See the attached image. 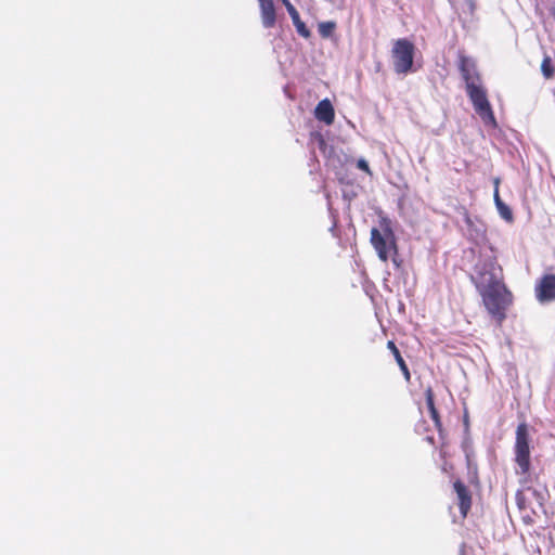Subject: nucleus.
<instances>
[{
    "mask_svg": "<svg viewBox=\"0 0 555 555\" xmlns=\"http://www.w3.org/2000/svg\"><path fill=\"white\" fill-rule=\"evenodd\" d=\"M478 276L483 288L480 296L488 313L499 325L506 319V311L512 306L514 296L503 282V270L494 260L486 262Z\"/></svg>",
    "mask_w": 555,
    "mask_h": 555,
    "instance_id": "1",
    "label": "nucleus"
},
{
    "mask_svg": "<svg viewBox=\"0 0 555 555\" xmlns=\"http://www.w3.org/2000/svg\"><path fill=\"white\" fill-rule=\"evenodd\" d=\"M459 69L465 81L466 92L473 103L475 112L485 124L495 125V117L491 104L488 101L487 92L480 85V75L477 72L475 61L464 54H460Z\"/></svg>",
    "mask_w": 555,
    "mask_h": 555,
    "instance_id": "2",
    "label": "nucleus"
},
{
    "mask_svg": "<svg viewBox=\"0 0 555 555\" xmlns=\"http://www.w3.org/2000/svg\"><path fill=\"white\" fill-rule=\"evenodd\" d=\"M529 441L530 436L528 424L526 422H521L518 424L516 428V438L514 446L515 462L518 466L516 474L522 476L520 480L521 483L528 482V475L531 467Z\"/></svg>",
    "mask_w": 555,
    "mask_h": 555,
    "instance_id": "3",
    "label": "nucleus"
},
{
    "mask_svg": "<svg viewBox=\"0 0 555 555\" xmlns=\"http://www.w3.org/2000/svg\"><path fill=\"white\" fill-rule=\"evenodd\" d=\"M415 46L406 38L397 39L391 49L393 69L397 74H408L413 70Z\"/></svg>",
    "mask_w": 555,
    "mask_h": 555,
    "instance_id": "4",
    "label": "nucleus"
},
{
    "mask_svg": "<svg viewBox=\"0 0 555 555\" xmlns=\"http://www.w3.org/2000/svg\"><path fill=\"white\" fill-rule=\"evenodd\" d=\"M371 243L375 248L379 259L386 262L389 259V253H397V246L393 234L390 229L385 230L383 234L377 228L371 230Z\"/></svg>",
    "mask_w": 555,
    "mask_h": 555,
    "instance_id": "5",
    "label": "nucleus"
},
{
    "mask_svg": "<svg viewBox=\"0 0 555 555\" xmlns=\"http://www.w3.org/2000/svg\"><path fill=\"white\" fill-rule=\"evenodd\" d=\"M534 295L540 304L555 301V274H544L534 286Z\"/></svg>",
    "mask_w": 555,
    "mask_h": 555,
    "instance_id": "6",
    "label": "nucleus"
},
{
    "mask_svg": "<svg viewBox=\"0 0 555 555\" xmlns=\"http://www.w3.org/2000/svg\"><path fill=\"white\" fill-rule=\"evenodd\" d=\"M453 489L456 493L460 513L462 517L465 518L472 508V493L467 486L460 479L453 482Z\"/></svg>",
    "mask_w": 555,
    "mask_h": 555,
    "instance_id": "7",
    "label": "nucleus"
},
{
    "mask_svg": "<svg viewBox=\"0 0 555 555\" xmlns=\"http://www.w3.org/2000/svg\"><path fill=\"white\" fill-rule=\"evenodd\" d=\"M261 23L264 28H273L276 24V11L273 0H258Z\"/></svg>",
    "mask_w": 555,
    "mask_h": 555,
    "instance_id": "8",
    "label": "nucleus"
},
{
    "mask_svg": "<svg viewBox=\"0 0 555 555\" xmlns=\"http://www.w3.org/2000/svg\"><path fill=\"white\" fill-rule=\"evenodd\" d=\"M314 116L318 120L332 125L335 119L334 107L328 99L320 101L314 109Z\"/></svg>",
    "mask_w": 555,
    "mask_h": 555,
    "instance_id": "9",
    "label": "nucleus"
},
{
    "mask_svg": "<svg viewBox=\"0 0 555 555\" xmlns=\"http://www.w3.org/2000/svg\"><path fill=\"white\" fill-rule=\"evenodd\" d=\"M387 348L390 350V352L392 353L403 377H404V380L406 383H410L411 382V372L409 370V366L405 362V360L403 359L399 348L397 347V345L395 344L393 340H388L387 343Z\"/></svg>",
    "mask_w": 555,
    "mask_h": 555,
    "instance_id": "10",
    "label": "nucleus"
},
{
    "mask_svg": "<svg viewBox=\"0 0 555 555\" xmlns=\"http://www.w3.org/2000/svg\"><path fill=\"white\" fill-rule=\"evenodd\" d=\"M426 404L430 414L431 420L434 421L435 427L441 434L442 433V423L439 415L438 410L435 405V393L431 387H428L425 390Z\"/></svg>",
    "mask_w": 555,
    "mask_h": 555,
    "instance_id": "11",
    "label": "nucleus"
},
{
    "mask_svg": "<svg viewBox=\"0 0 555 555\" xmlns=\"http://www.w3.org/2000/svg\"><path fill=\"white\" fill-rule=\"evenodd\" d=\"M499 184V180L496 179L495 180V185ZM494 202H495V205H496V208L500 212V216L506 220V221H513V211L512 209L501 199L500 197V194H499V189L498 186H495V190H494Z\"/></svg>",
    "mask_w": 555,
    "mask_h": 555,
    "instance_id": "12",
    "label": "nucleus"
},
{
    "mask_svg": "<svg viewBox=\"0 0 555 555\" xmlns=\"http://www.w3.org/2000/svg\"><path fill=\"white\" fill-rule=\"evenodd\" d=\"M541 72L546 79H550L554 76L555 68L553 66L551 56L547 54H545L542 60Z\"/></svg>",
    "mask_w": 555,
    "mask_h": 555,
    "instance_id": "13",
    "label": "nucleus"
},
{
    "mask_svg": "<svg viewBox=\"0 0 555 555\" xmlns=\"http://www.w3.org/2000/svg\"><path fill=\"white\" fill-rule=\"evenodd\" d=\"M463 450L465 452L466 463L469 470L474 469L476 472L477 466L474 463L475 453L472 449V446L469 442H464Z\"/></svg>",
    "mask_w": 555,
    "mask_h": 555,
    "instance_id": "14",
    "label": "nucleus"
},
{
    "mask_svg": "<svg viewBox=\"0 0 555 555\" xmlns=\"http://www.w3.org/2000/svg\"><path fill=\"white\" fill-rule=\"evenodd\" d=\"M335 28H336L335 22H332V21L323 22L319 25V33L322 37L327 38L333 34Z\"/></svg>",
    "mask_w": 555,
    "mask_h": 555,
    "instance_id": "15",
    "label": "nucleus"
},
{
    "mask_svg": "<svg viewBox=\"0 0 555 555\" xmlns=\"http://www.w3.org/2000/svg\"><path fill=\"white\" fill-rule=\"evenodd\" d=\"M292 21H293L294 26L296 27L297 33L301 37L307 39V38H309L311 36L310 30L308 29L306 24L300 20L299 15L297 16V20H292Z\"/></svg>",
    "mask_w": 555,
    "mask_h": 555,
    "instance_id": "16",
    "label": "nucleus"
},
{
    "mask_svg": "<svg viewBox=\"0 0 555 555\" xmlns=\"http://www.w3.org/2000/svg\"><path fill=\"white\" fill-rule=\"evenodd\" d=\"M516 504L519 509L526 508V496L521 490H518L515 494Z\"/></svg>",
    "mask_w": 555,
    "mask_h": 555,
    "instance_id": "17",
    "label": "nucleus"
},
{
    "mask_svg": "<svg viewBox=\"0 0 555 555\" xmlns=\"http://www.w3.org/2000/svg\"><path fill=\"white\" fill-rule=\"evenodd\" d=\"M357 167L363 171H365L366 173L369 175H372L371 172V169H370V166L367 164V162L363 158H360L358 162H357Z\"/></svg>",
    "mask_w": 555,
    "mask_h": 555,
    "instance_id": "18",
    "label": "nucleus"
},
{
    "mask_svg": "<svg viewBox=\"0 0 555 555\" xmlns=\"http://www.w3.org/2000/svg\"><path fill=\"white\" fill-rule=\"evenodd\" d=\"M470 547H468L465 543H462L460 546V555H469Z\"/></svg>",
    "mask_w": 555,
    "mask_h": 555,
    "instance_id": "19",
    "label": "nucleus"
},
{
    "mask_svg": "<svg viewBox=\"0 0 555 555\" xmlns=\"http://www.w3.org/2000/svg\"><path fill=\"white\" fill-rule=\"evenodd\" d=\"M289 16L292 20H297V16L299 15L298 11L296 10V8H292L289 10H287Z\"/></svg>",
    "mask_w": 555,
    "mask_h": 555,
    "instance_id": "20",
    "label": "nucleus"
},
{
    "mask_svg": "<svg viewBox=\"0 0 555 555\" xmlns=\"http://www.w3.org/2000/svg\"><path fill=\"white\" fill-rule=\"evenodd\" d=\"M282 2L285 5L286 10L294 8L289 0H282Z\"/></svg>",
    "mask_w": 555,
    "mask_h": 555,
    "instance_id": "21",
    "label": "nucleus"
},
{
    "mask_svg": "<svg viewBox=\"0 0 555 555\" xmlns=\"http://www.w3.org/2000/svg\"><path fill=\"white\" fill-rule=\"evenodd\" d=\"M282 2L285 5L286 10L294 8L289 0H282Z\"/></svg>",
    "mask_w": 555,
    "mask_h": 555,
    "instance_id": "22",
    "label": "nucleus"
},
{
    "mask_svg": "<svg viewBox=\"0 0 555 555\" xmlns=\"http://www.w3.org/2000/svg\"><path fill=\"white\" fill-rule=\"evenodd\" d=\"M282 2L285 5L286 10L294 8L289 0H282Z\"/></svg>",
    "mask_w": 555,
    "mask_h": 555,
    "instance_id": "23",
    "label": "nucleus"
},
{
    "mask_svg": "<svg viewBox=\"0 0 555 555\" xmlns=\"http://www.w3.org/2000/svg\"><path fill=\"white\" fill-rule=\"evenodd\" d=\"M464 211H465L466 220H467V221H469V216H468L467 210H466V209H464Z\"/></svg>",
    "mask_w": 555,
    "mask_h": 555,
    "instance_id": "24",
    "label": "nucleus"
},
{
    "mask_svg": "<svg viewBox=\"0 0 555 555\" xmlns=\"http://www.w3.org/2000/svg\"><path fill=\"white\" fill-rule=\"evenodd\" d=\"M427 439H428L429 442H431V443L434 442V438L433 437H428Z\"/></svg>",
    "mask_w": 555,
    "mask_h": 555,
    "instance_id": "25",
    "label": "nucleus"
}]
</instances>
